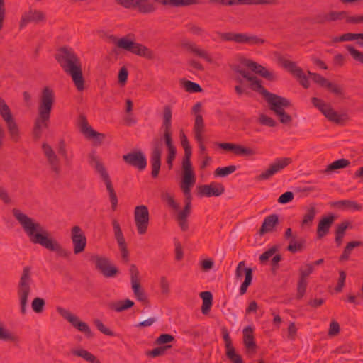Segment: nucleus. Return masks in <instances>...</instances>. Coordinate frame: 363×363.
<instances>
[{
	"instance_id": "2f4dec72",
	"label": "nucleus",
	"mask_w": 363,
	"mask_h": 363,
	"mask_svg": "<svg viewBox=\"0 0 363 363\" xmlns=\"http://www.w3.org/2000/svg\"><path fill=\"white\" fill-rule=\"evenodd\" d=\"M335 217L333 215L323 217L318 224L317 235L318 238H323L328 233Z\"/></svg>"
},
{
	"instance_id": "412c9836",
	"label": "nucleus",
	"mask_w": 363,
	"mask_h": 363,
	"mask_svg": "<svg viewBox=\"0 0 363 363\" xmlns=\"http://www.w3.org/2000/svg\"><path fill=\"white\" fill-rule=\"evenodd\" d=\"M70 238L73 245L74 253L77 255L84 252L86 246V238L79 226L74 225L72 228Z\"/></svg>"
},
{
	"instance_id": "4be33fe9",
	"label": "nucleus",
	"mask_w": 363,
	"mask_h": 363,
	"mask_svg": "<svg viewBox=\"0 0 363 363\" xmlns=\"http://www.w3.org/2000/svg\"><path fill=\"white\" fill-rule=\"evenodd\" d=\"M45 19L46 16L43 11L30 8L22 14L19 23V27L22 29L28 23H33L37 24L45 21Z\"/></svg>"
},
{
	"instance_id": "5701e85b",
	"label": "nucleus",
	"mask_w": 363,
	"mask_h": 363,
	"mask_svg": "<svg viewBox=\"0 0 363 363\" xmlns=\"http://www.w3.org/2000/svg\"><path fill=\"white\" fill-rule=\"evenodd\" d=\"M162 152V145L158 140L153 142V147L150 156V163L152 167L151 175L153 178H157L161 167V157Z\"/></svg>"
},
{
	"instance_id": "3c124183",
	"label": "nucleus",
	"mask_w": 363,
	"mask_h": 363,
	"mask_svg": "<svg viewBox=\"0 0 363 363\" xmlns=\"http://www.w3.org/2000/svg\"><path fill=\"white\" fill-rule=\"evenodd\" d=\"M359 33H347L340 36H335L332 38V42L334 43L340 42H348L358 40Z\"/></svg>"
},
{
	"instance_id": "a19ab883",
	"label": "nucleus",
	"mask_w": 363,
	"mask_h": 363,
	"mask_svg": "<svg viewBox=\"0 0 363 363\" xmlns=\"http://www.w3.org/2000/svg\"><path fill=\"white\" fill-rule=\"evenodd\" d=\"M181 86L186 91L189 93H198L202 91L199 84L186 79L181 80Z\"/></svg>"
},
{
	"instance_id": "774afa93",
	"label": "nucleus",
	"mask_w": 363,
	"mask_h": 363,
	"mask_svg": "<svg viewBox=\"0 0 363 363\" xmlns=\"http://www.w3.org/2000/svg\"><path fill=\"white\" fill-rule=\"evenodd\" d=\"M259 122L261 124L269 127H274L277 125L276 121L272 118L264 114L260 116Z\"/></svg>"
},
{
	"instance_id": "6ab92c4d",
	"label": "nucleus",
	"mask_w": 363,
	"mask_h": 363,
	"mask_svg": "<svg viewBox=\"0 0 363 363\" xmlns=\"http://www.w3.org/2000/svg\"><path fill=\"white\" fill-rule=\"evenodd\" d=\"M78 126L81 133L89 140H93L94 145H99L104 140L106 135L104 133L94 130L88 123L84 116H80Z\"/></svg>"
},
{
	"instance_id": "c756f323",
	"label": "nucleus",
	"mask_w": 363,
	"mask_h": 363,
	"mask_svg": "<svg viewBox=\"0 0 363 363\" xmlns=\"http://www.w3.org/2000/svg\"><path fill=\"white\" fill-rule=\"evenodd\" d=\"M332 206L341 211H361L363 208L362 204L353 200H340L335 201L332 203Z\"/></svg>"
},
{
	"instance_id": "7c9ffc66",
	"label": "nucleus",
	"mask_w": 363,
	"mask_h": 363,
	"mask_svg": "<svg viewBox=\"0 0 363 363\" xmlns=\"http://www.w3.org/2000/svg\"><path fill=\"white\" fill-rule=\"evenodd\" d=\"M279 223V218L277 214H272L267 216L262 224L259 233L263 235L267 233L272 232L276 225Z\"/></svg>"
},
{
	"instance_id": "f8f14e48",
	"label": "nucleus",
	"mask_w": 363,
	"mask_h": 363,
	"mask_svg": "<svg viewBox=\"0 0 363 363\" xmlns=\"http://www.w3.org/2000/svg\"><path fill=\"white\" fill-rule=\"evenodd\" d=\"M196 183V178H185L182 177V182L180 184V188L182 190L184 196H185V206L183 210L178 212L177 215V218H184L187 219V218L191 214V188Z\"/></svg>"
},
{
	"instance_id": "aec40b11",
	"label": "nucleus",
	"mask_w": 363,
	"mask_h": 363,
	"mask_svg": "<svg viewBox=\"0 0 363 363\" xmlns=\"http://www.w3.org/2000/svg\"><path fill=\"white\" fill-rule=\"evenodd\" d=\"M182 48L188 52L200 57L209 64L215 63L212 55L194 42L185 40L182 43Z\"/></svg>"
},
{
	"instance_id": "09e8293b",
	"label": "nucleus",
	"mask_w": 363,
	"mask_h": 363,
	"mask_svg": "<svg viewBox=\"0 0 363 363\" xmlns=\"http://www.w3.org/2000/svg\"><path fill=\"white\" fill-rule=\"evenodd\" d=\"M283 67L286 69L289 72H290L293 75L296 77L298 74H301L302 73V69L298 67L296 64L294 62L284 60L282 62Z\"/></svg>"
},
{
	"instance_id": "6e6d98bb",
	"label": "nucleus",
	"mask_w": 363,
	"mask_h": 363,
	"mask_svg": "<svg viewBox=\"0 0 363 363\" xmlns=\"http://www.w3.org/2000/svg\"><path fill=\"white\" fill-rule=\"evenodd\" d=\"M45 306V301L42 298H35L31 303V308L33 311L36 313H41Z\"/></svg>"
},
{
	"instance_id": "b1692460",
	"label": "nucleus",
	"mask_w": 363,
	"mask_h": 363,
	"mask_svg": "<svg viewBox=\"0 0 363 363\" xmlns=\"http://www.w3.org/2000/svg\"><path fill=\"white\" fill-rule=\"evenodd\" d=\"M245 262L241 261L238 263L235 270V277L237 279H241L245 274V281L240 286V293L243 295L246 293L248 286L251 284L252 280V270L251 268L245 267Z\"/></svg>"
},
{
	"instance_id": "9b49d317",
	"label": "nucleus",
	"mask_w": 363,
	"mask_h": 363,
	"mask_svg": "<svg viewBox=\"0 0 363 363\" xmlns=\"http://www.w3.org/2000/svg\"><path fill=\"white\" fill-rule=\"evenodd\" d=\"M179 138L182 147L184 150V155L182 159V177L185 178H196V175L193 170V167L191 162V147L188 140V138L184 132L181 130L179 132Z\"/></svg>"
},
{
	"instance_id": "a18cd8bd",
	"label": "nucleus",
	"mask_w": 363,
	"mask_h": 363,
	"mask_svg": "<svg viewBox=\"0 0 363 363\" xmlns=\"http://www.w3.org/2000/svg\"><path fill=\"white\" fill-rule=\"evenodd\" d=\"M256 154L257 151L255 149L238 144L235 155L242 157H252Z\"/></svg>"
},
{
	"instance_id": "1a4fd4ad",
	"label": "nucleus",
	"mask_w": 363,
	"mask_h": 363,
	"mask_svg": "<svg viewBox=\"0 0 363 363\" xmlns=\"http://www.w3.org/2000/svg\"><path fill=\"white\" fill-rule=\"evenodd\" d=\"M311 102L313 106L317 108L330 122L336 124H342L349 120L347 113H337L330 104L325 103L320 99L313 97L311 99Z\"/></svg>"
},
{
	"instance_id": "8fccbe9b",
	"label": "nucleus",
	"mask_w": 363,
	"mask_h": 363,
	"mask_svg": "<svg viewBox=\"0 0 363 363\" xmlns=\"http://www.w3.org/2000/svg\"><path fill=\"white\" fill-rule=\"evenodd\" d=\"M304 244L305 240L303 239L296 240L294 238H292L290 240V243L287 247V250L292 253H296L298 251L302 250V249L304 247Z\"/></svg>"
},
{
	"instance_id": "6e6552de",
	"label": "nucleus",
	"mask_w": 363,
	"mask_h": 363,
	"mask_svg": "<svg viewBox=\"0 0 363 363\" xmlns=\"http://www.w3.org/2000/svg\"><path fill=\"white\" fill-rule=\"evenodd\" d=\"M114 43L118 48L129 51L140 57H143L148 60H152L155 57L154 52L152 50L134 41L128 36L117 39L115 40Z\"/></svg>"
},
{
	"instance_id": "39448f33",
	"label": "nucleus",
	"mask_w": 363,
	"mask_h": 363,
	"mask_svg": "<svg viewBox=\"0 0 363 363\" xmlns=\"http://www.w3.org/2000/svg\"><path fill=\"white\" fill-rule=\"evenodd\" d=\"M88 162L93 167L96 172L99 174L101 179L105 183L106 189L109 194L110 201L111 203V208L115 211L118 205V198L115 192L113 186L111 181L109 174L106 171L103 163L100 161L95 152H91L88 155Z\"/></svg>"
},
{
	"instance_id": "e433bc0d",
	"label": "nucleus",
	"mask_w": 363,
	"mask_h": 363,
	"mask_svg": "<svg viewBox=\"0 0 363 363\" xmlns=\"http://www.w3.org/2000/svg\"><path fill=\"white\" fill-rule=\"evenodd\" d=\"M238 67L240 69H242V68H241L240 66L238 65H232L231 66V69H233V71L235 73V76H234V79L238 82L239 84H240V85H237L235 86V91L236 92V94L240 96H242V94H247V91L246 89H245V87L242 85L243 83H244V79L247 80L249 83L250 82L246 79V78H244L242 76H241L240 74H238L235 70H234V67ZM243 70H245L243 69Z\"/></svg>"
},
{
	"instance_id": "f704fd0d",
	"label": "nucleus",
	"mask_w": 363,
	"mask_h": 363,
	"mask_svg": "<svg viewBox=\"0 0 363 363\" xmlns=\"http://www.w3.org/2000/svg\"><path fill=\"white\" fill-rule=\"evenodd\" d=\"M74 356L82 357L89 363H101V362L91 352L84 349H75L72 350Z\"/></svg>"
},
{
	"instance_id": "a878e982",
	"label": "nucleus",
	"mask_w": 363,
	"mask_h": 363,
	"mask_svg": "<svg viewBox=\"0 0 363 363\" xmlns=\"http://www.w3.org/2000/svg\"><path fill=\"white\" fill-rule=\"evenodd\" d=\"M42 150L51 170L59 174L61 170L60 161L52 147L47 143H43Z\"/></svg>"
},
{
	"instance_id": "72a5a7b5",
	"label": "nucleus",
	"mask_w": 363,
	"mask_h": 363,
	"mask_svg": "<svg viewBox=\"0 0 363 363\" xmlns=\"http://www.w3.org/2000/svg\"><path fill=\"white\" fill-rule=\"evenodd\" d=\"M205 125L203 117L201 114H197L195 117L194 124V137L196 141H201V137L203 136V133L204 132Z\"/></svg>"
},
{
	"instance_id": "9d476101",
	"label": "nucleus",
	"mask_w": 363,
	"mask_h": 363,
	"mask_svg": "<svg viewBox=\"0 0 363 363\" xmlns=\"http://www.w3.org/2000/svg\"><path fill=\"white\" fill-rule=\"evenodd\" d=\"M218 36L223 41H233L236 43L245 44L250 46L260 45L264 43V39L246 33H218Z\"/></svg>"
},
{
	"instance_id": "c9c22d12",
	"label": "nucleus",
	"mask_w": 363,
	"mask_h": 363,
	"mask_svg": "<svg viewBox=\"0 0 363 363\" xmlns=\"http://www.w3.org/2000/svg\"><path fill=\"white\" fill-rule=\"evenodd\" d=\"M243 342L247 350H255V342L253 337V330L250 326L246 327L243 330Z\"/></svg>"
},
{
	"instance_id": "13d9d810",
	"label": "nucleus",
	"mask_w": 363,
	"mask_h": 363,
	"mask_svg": "<svg viewBox=\"0 0 363 363\" xmlns=\"http://www.w3.org/2000/svg\"><path fill=\"white\" fill-rule=\"evenodd\" d=\"M346 49L350 54V55L352 57V58L359 62L361 64H363V52L358 50L357 49L354 48L351 45H347L346 46Z\"/></svg>"
},
{
	"instance_id": "680f3d73",
	"label": "nucleus",
	"mask_w": 363,
	"mask_h": 363,
	"mask_svg": "<svg viewBox=\"0 0 363 363\" xmlns=\"http://www.w3.org/2000/svg\"><path fill=\"white\" fill-rule=\"evenodd\" d=\"M174 340L173 335L170 334H162L155 340V343L159 345L172 342Z\"/></svg>"
},
{
	"instance_id": "2eb2a0df",
	"label": "nucleus",
	"mask_w": 363,
	"mask_h": 363,
	"mask_svg": "<svg viewBox=\"0 0 363 363\" xmlns=\"http://www.w3.org/2000/svg\"><path fill=\"white\" fill-rule=\"evenodd\" d=\"M172 108L169 106H165L162 115V128L164 130V138L167 150H175L172 139Z\"/></svg>"
},
{
	"instance_id": "20e7f679",
	"label": "nucleus",
	"mask_w": 363,
	"mask_h": 363,
	"mask_svg": "<svg viewBox=\"0 0 363 363\" xmlns=\"http://www.w3.org/2000/svg\"><path fill=\"white\" fill-rule=\"evenodd\" d=\"M56 60L65 73L69 75L79 91L84 89V79L82 64L75 52L69 48H63L56 54Z\"/></svg>"
},
{
	"instance_id": "7ed1b4c3",
	"label": "nucleus",
	"mask_w": 363,
	"mask_h": 363,
	"mask_svg": "<svg viewBox=\"0 0 363 363\" xmlns=\"http://www.w3.org/2000/svg\"><path fill=\"white\" fill-rule=\"evenodd\" d=\"M54 91L45 86L43 89L39 99L38 115L34 121L32 135L35 140H39L43 130L49 127L51 112L55 104Z\"/></svg>"
},
{
	"instance_id": "4468645a",
	"label": "nucleus",
	"mask_w": 363,
	"mask_h": 363,
	"mask_svg": "<svg viewBox=\"0 0 363 363\" xmlns=\"http://www.w3.org/2000/svg\"><path fill=\"white\" fill-rule=\"evenodd\" d=\"M292 162L290 157H280L276 159L269 167L258 175L256 179L258 181L267 180L275 174L281 172Z\"/></svg>"
},
{
	"instance_id": "de8ad7c7",
	"label": "nucleus",
	"mask_w": 363,
	"mask_h": 363,
	"mask_svg": "<svg viewBox=\"0 0 363 363\" xmlns=\"http://www.w3.org/2000/svg\"><path fill=\"white\" fill-rule=\"evenodd\" d=\"M283 67L286 69L289 72H290L293 75L296 77L298 74H301L302 73V69L298 67L296 64L294 62L284 60L282 62Z\"/></svg>"
},
{
	"instance_id": "864d4df0",
	"label": "nucleus",
	"mask_w": 363,
	"mask_h": 363,
	"mask_svg": "<svg viewBox=\"0 0 363 363\" xmlns=\"http://www.w3.org/2000/svg\"><path fill=\"white\" fill-rule=\"evenodd\" d=\"M330 22L345 21H346L347 11H330L328 12Z\"/></svg>"
},
{
	"instance_id": "4c0bfd02",
	"label": "nucleus",
	"mask_w": 363,
	"mask_h": 363,
	"mask_svg": "<svg viewBox=\"0 0 363 363\" xmlns=\"http://www.w3.org/2000/svg\"><path fill=\"white\" fill-rule=\"evenodd\" d=\"M200 296L203 301L201 306L202 313L204 315L208 314L212 306V294L210 291H203L200 294Z\"/></svg>"
},
{
	"instance_id": "f257e3e1",
	"label": "nucleus",
	"mask_w": 363,
	"mask_h": 363,
	"mask_svg": "<svg viewBox=\"0 0 363 363\" xmlns=\"http://www.w3.org/2000/svg\"><path fill=\"white\" fill-rule=\"evenodd\" d=\"M12 213L32 244L39 245L45 249L55 252L57 257L61 258L67 259L71 255V252L65 248L35 219L29 217L18 208H13Z\"/></svg>"
},
{
	"instance_id": "ddd939ff",
	"label": "nucleus",
	"mask_w": 363,
	"mask_h": 363,
	"mask_svg": "<svg viewBox=\"0 0 363 363\" xmlns=\"http://www.w3.org/2000/svg\"><path fill=\"white\" fill-rule=\"evenodd\" d=\"M56 311L65 320L69 322L72 326L76 328L78 331L84 333L89 338L93 337V333L88 324L82 321L78 316L61 306H57L56 308Z\"/></svg>"
},
{
	"instance_id": "bf43d9fd",
	"label": "nucleus",
	"mask_w": 363,
	"mask_h": 363,
	"mask_svg": "<svg viewBox=\"0 0 363 363\" xmlns=\"http://www.w3.org/2000/svg\"><path fill=\"white\" fill-rule=\"evenodd\" d=\"M325 88H327L329 91H330L331 93L334 94L336 96H342L344 94V90L341 85L333 83L330 81L328 82Z\"/></svg>"
},
{
	"instance_id": "bb28decb",
	"label": "nucleus",
	"mask_w": 363,
	"mask_h": 363,
	"mask_svg": "<svg viewBox=\"0 0 363 363\" xmlns=\"http://www.w3.org/2000/svg\"><path fill=\"white\" fill-rule=\"evenodd\" d=\"M224 191V186L220 183L214 182L198 186V195L199 196L217 197L222 195Z\"/></svg>"
},
{
	"instance_id": "0eeeda50",
	"label": "nucleus",
	"mask_w": 363,
	"mask_h": 363,
	"mask_svg": "<svg viewBox=\"0 0 363 363\" xmlns=\"http://www.w3.org/2000/svg\"><path fill=\"white\" fill-rule=\"evenodd\" d=\"M0 116L6 123L11 140L14 143L19 142L21 138L19 126L12 115L10 108L1 97H0Z\"/></svg>"
},
{
	"instance_id": "dca6fc26",
	"label": "nucleus",
	"mask_w": 363,
	"mask_h": 363,
	"mask_svg": "<svg viewBox=\"0 0 363 363\" xmlns=\"http://www.w3.org/2000/svg\"><path fill=\"white\" fill-rule=\"evenodd\" d=\"M134 220L138 234H145L148 228L150 214L145 205L137 206L134 210Z\"/></svg>"
},
{
	"instance_id": "f03ea898",
	"label": "nucleus",
	"mask_w": 363,
	"mask_h": 363,
	"mask_svg": "<svg viewBox=\"0 0 363 363\" xmlns=\"http://www.w3.org/2000/svg\"><path fill=\"white\" fill-rule=\"evenodd\" d=\"M233 69L238 74H240L250 82L251 89L264 96L270 110L279 118L280 123L284 125L291 124L292 117L285 111V108L291 106V103L287 99L269 92L262 86L261 81L249 71L241 69L238 67H235Z\"/></svg>"
},
{
	"instance_id": "052dcab7",
	"label": "nucleus",
	"mask_w": 363,
	"mask_h": 363,
	"mask_svg": "<svg viewBox=\"0 0 363 363\" xmlns=\"http://www.w3.org/2000/svg\"><path fill=\"white\" fill-rule=\"evenodd\" d=\"M159 285L162 294L165 296L169 295L170 292V285L166 277L162 276L160 278Z\"/></svg>"
},
{
	"instance_id": "c85d7f7f",
	"label": "nucleus",
	"mask_w": 363,
	"mask_h": 363,
	"mask_svg": "<svg viewBox=\"0 0 363 363\" xmlns=\"http://www.w3.org/2000/svg\"><path fill=\"white\" fill-rule=\"evenodd\" d=\"M123 160L128 164L143 170L147 165L145 155L141 151H135L123 156Z\"/></svg>"
},
{
	"instance_id": "37998d69",
	"label": "nucleus",
	"mask_w": 363,
	"mask_h": 363,
	"mask_svg": "<svg viewBox=\"0 0 363 363\" xmlns=\"http://www.w3.org/2000/svg\"><path fill=\"white\" fill-rule=\"evenodd\" d=\"M362 245L360 241H352L347 243L345 246L342 255L340 257V261H345L349 259L350 255L354 247Z\"/></svg>"
},
{
	"instance_id": "4d7b16f0",
	"label": "nucleus",
	"mask_w": 363,
	"mask_h": 363,
	"mask_svg": "<svg viewBox=\"0 0 363 363\" xmlns=\"http://www.w3.org/2000/svg\"><path fill=\"white\" fill-rule=\"evenodd\" d=\"M226 357L233 362V363H243L242 359L240 354L236 353L235 348L230 347L225 350Z\"/></svg>"
},
{
	"instance_id": "ea45409f",
	"label": "nucleus",
	"mask_w": 363,
	"mask_h": 363,
	"mask_svg": "<svg viewBox=\"0 0 363 363\" xmlns=\"http://www.w3.org/2000/svg\"><path fill=\"white\" fill-rule=\"evenodd\" d=\"M350 164V162L347 159H339L327 166L325 172H331L336 169H342L348 167Z\"/></svg>"
},
{
	"instance_id": "393cba45",
	"label": "nucleus",
	"mask_w": 363,
	"mask_h": 363,
	"mask_svg": "<svg viewBox=\"0 0 363 363\" xmlns=\"http://www.w3.org/2000/svg\"><path fill=\"white\" fill-rule=\"evenodd\" d=\"M130 274L131 280V286L133 294L136 298L143 303L147 302V296L141 289L139 278V271L135 264H131L130 267Z\"/></svg>"
},
{
	"instance_id": "473e14b6",
	"label": "nucleus",
	"mask_w": 363,
	"mask_h": 363,
	"mask_svg": "<svg viewBox=\"0 0 363 363\" xmlns=\"http://www.w3.org/2000/svg\"><path fill=\"white\" fill-rule=\"evenodd\" d=\"M317 214V210L315 207V204L312 203L310 204L305 208V213L303 216V220L301 221V225L303 226H310L314 220L315 216Z\"/></svg>"
},
{
	"instance_id": "0e129e2a",
	"label": "nucleus",
	"mask_w": 363,
	"mask_h": 363,
	"mask_svg": "<svg viewBox=\"0 0 363 363\" xmlns=\"http://www.w3.org/2000/svg\"><path fill=\"white\" fill-rule=\"evenodd\" d=\"M278 250L277 247L273 246L268 250L265 251L259 256V260L262 263L267 262L274 253Z\"/></svg>"
},
{
	"instance_id": "69168bd1",
	"label": "nucleus",
	"mask_w": 363,
	"mask_h": 363,
	"mask_svg": "<svg viewBox=\"0 0 363 363\" xmlns=\"http://www.w3.org/2000/svg\"><path fill=\"white\" fill-rule=\"evenodd\" d=\"M308 282L307 280L299 279L297 288V296L298 298H301L306 290Z\"/></svg>"
},
{
	"instance_id": "f3484780",
	"label": "nucleus",
	"mask_w": 363,
	"mask_h": 363,
	"mask_svg": "<svg viewBox=\"0 0 363 363\" xmlns=\"http://www.w3.org/2000/svg\"><path fill=\"white\" fill-rule=\"evenodd\" d=\"M91 259L94 263L96 269L105 277H113L118 274V269L111 264L108 258L94 255L91 257Z\"/></svg>"
},
{
	"instance_id": "5fc2aeb1",
	"label": "nucleus",
	"mask_w": 363,
	"mask_h": 363,
	"mask_svg": "<svg viewBox=\"0 0 363 363\" xmlns=\"http://www.w3.org/2000/svg\"><path fill=\"white\" fill-rule=\"evenodd\" d=\"M314 271V266L313 264L306 263L300 267V277L299 279L307 280V277Z\"/></svg>"
},
{
	"instance_id": "49530a36",
	"label": "nucleus",
	"mask_w": 363,
	"mask_h": 363,
	"mask_svg": "<svg viewBox=\"0 0 363 363\" xmlns=\"http://www.w3.org/2000/svg\"><path fill=\"white\" fill-rule=\"evenodd\" d=\"M112 225L114 231V236L118 245H119L125 243V240L121 229L119 223L116 220H113L112 221Z\"/></svg>"
},
{
	"instance_id": "a211bd4d",
	"label": "nucleus",
	"mask_w": 363,
	"mask_h": 363,
	"mask_svg": "<svg viewBox=\"0 0 363 363\" xmlns=\"http://www.w3.org/2000/svg\"><path fill=\"white\" fill-rule=\"evenodd\" d=\"M116 3L125 9H137L143 13L155 11V5L150 0H115Z\"/></svg>"
},
{
	"instance_id": "c03bdc74",
	"label": "nucleus",
	"mask_w": 363,
	"mask_h": 363,
	"mask_svg": "<svg viewBox=\"0 0 363 363\" xmlns=\"http://www.w3.org/2000/svg\"><path fill=\"white\" fill-rule=\"evenodd\" d=\"M161 199L169 207L174 210L179 209V204L175 201L174 195L168 191L161 193Z\"/></svg>"
},
{
	"instance_id": "603ef678",
	"label": "nucleus",
	"mask_w": 363,
	"mask_h": 363,
	"mask_svg": "<svg viewBox=\"0 0 363 363\" xmlns=\"http://www.w3.org/2000/svg\"><path fill=\"white\" fill-rule=\"evenodd\" d=\"M236 169L237 167L235 165H230L224 167H218L214 171V175L215 177H224L235 172Z\"/></svg>"
},
{
	"instance_id": "58836bf2",
	"label": "nucleus",
	"mask_w": 363,
	"mask_h": 363,
	"mask_svg": "<svg viewBox=\"0 0 363 363\" xmlns=\"http://www.w3.org/2000/svg\"><path fill=\"white\" fill-rule=\"evenodd\" d=\"M134 302L130 299L112 302L109 304V308L116 312H121L131 308Z\"/></svg>"
},
{
	"instance_id": "e2e57ef3",
	"label": "nucleus",
	"mask_w": 363,
	"mask_h": 363,
	"mask_svg": "<svg viewBox=\"0 0 363 363\" xmlns=\"http://www.w3.org/2000/svg\"><path fill=\"white\" fill-rule=\"evenodd\" d=\"M308 74L311 77L312 80L319 84L320 86L323 87H325L326 84H328V80L323 77V76L316 74V73H312L311 72H308Z\"/></svg>"
},
{
	"instance_id": "423d86ee",
	"label": "nucleus",
	"mask_w": 363,
	"mask_h": 363,
	"mask_svg": "<svg viewBox=\"0 0 363 363\" xmlns=\"http://www.w3.org/2000/svg\"><path fill=\"white\" fill-rule=\"evenodd\" d=\"M32 272L29 266L24 267L18 285V296L21 307V313L25 315L27 312L28 296L31 293Z\"/></svg>"
},
{
	"instance_id": "79ce46f5",
	"label": "nucleus",
	"mask_w": 363,
	"mask_h": 363,
	"mask_svg": "<svg viewBox=\"0 0 363 363\" xmlns=\"http://www.w3.org/2000/svg\"><path fill=\"white\" fill-rule=\"evenodd\" d=\"M186 27L187 31L194 35H196V36H199V37H205L208 34L203 28L201 27L200 26H199L196 23H188L186 26Z\"/></svg>"
},
{
	"instance_id": "cd10ccee",
	"label": "nucleus",
	"mask_w": 363,
	"mask_h": 363,
	"mask_svg": "<svg viewBox=\"0 0 363 363\" xmlns=\"http://www.w3.org/2000/svg\"><path fill=\"white\" fill-rule=\"evenodd\" d=\"M241 63L250 69L252 72L259 74L262 77L269 80L274 81L276 79V75L274 72L269 71L262 65L246 58H242L241 60Z\"/></svg>"
},
{
	"instance_id": "338daca9",
	"label": "nucleus",
	"mask_w": 363,
	"mask_h": 363,
	"mask_svg": "<svg viewBox=\"0 0 363 363\" xmlns=\"http://www.w3.org/2000/svg\"><path fill=\"white\" fill-rule=\"evenodd\" d=\"M171 348V345H166L164 347H160L154 348L152 350L148 352V355L152 357H156L158 356L163 355L167 349Z\"/></svg>"
}]
</instances>
